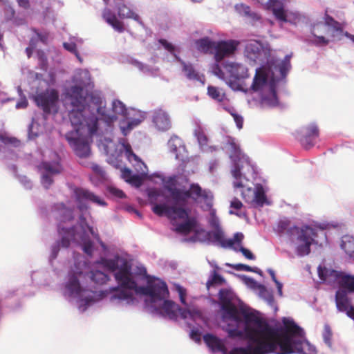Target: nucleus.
<instances>
[{
	"label": "nucleus",
	"mask_w": 354,
	"mask_h": 354,
	"mask_svg": "<svg viewBox=\"0 0 354 354\" xmlns=\"http://www.w3.org/2000/svg\"><path fill=\"white\" fill-rule=\"evenodd\" d=\"M102 17L115 30L119 32H124L122 23L117 19L115 15L109 8H105L103 10Z\"/></svg>",
	"instance_id": "bb28decb"
},
{
	"label": "nucleus",
	"mask_w": 354,
	"mask_h": 354,
	"mask_svg": "<svg viewBox=\"0 0 354 354\" xmlns=\"http://www.w3.org/2000/svg\"><path fill=\"white\" fill-rule=\"evenodd\" d=\"M268 273L270 274V277H271V278H272V281H277V277H276V276H275L274 271L273 270H272V269H268Z\"/></svg>",
	"instance_id": "69168bd1"
},
{
	"label": "nucleus",
	"mask_w": 354,
	"mask_h": 354,
	"mask_svg": "<svg viewBox=\"0 0 354 354\" xmlns=\"http://www.w3.org/2000/svg\"><path fill=\"white\" fill-rule=\"evenodd\" d=\"M235 9L238 13L250 18L252 21H259L261 17L255 12H251L250 8L248 6L241 3L235 6Z\"/></svg>",
	"instance_id": "f704fd0d"
},
{
	"label": "nucleus",
	"mask_w": 354,
	"mask_h": 354,
	"mask_svg": "<svg viewBox=\"0 0 354 354\" xmlns=\"http://www.w3.org/2000/svg\"><path fill=\"white\" fill-rule=\"evenodd\" d=\"M53 215L59 221L57 230L63 248H68L72 242L80 246L86 254L91 256L94 250V245L88 236L90 234L99 242L103 249H106V245L100 240L98 234L86 223L83 216H80L77 225L68 227L67 223L73 219V209L66 207L64 203H59L54 207Z\"/></svg>",
	"instance_id": "423d86ee"
},
{
	"label": "nucleus",
	"mask_w": 354,
	"mask_h": 354,
	"mask_svg": "<svg viewBox=\"0 0 354 354\" xmlns=\"http://www.w3.org/2000/svg\"><path fill=\"white\" fill-rule=\"evenodd\" d=\"M318 275L320 280L326 284L346 289L348 292L354 290V274L319 266Z\"/></svg>",
	"instance_id": "9b49d317"
},
{
	"label": "nucleus",
	"mask_w": 354,
	"mask_h": 354,
	"mask_svg": "<svg viewBox=\"0 0 354 354\" xmlns=\"http://www.w3.org/2000/svg\"><path fill=\"white\" fill-rule=\"evenodd\" d=\"M121 178L126 182L136 187H140L142 183L141 178L139 175L133 174L131 170L127 167L121 169Z\"/></svg>",
	"instance_id": "c756f323"
},
{
	"label": "nucleus",
	"mask_w": 354,
	"mask_h": 354,
	"mask_svg": "<svg viewBox=\"0 0 354 354\" xmlns=\"http://www.w3.org/2000/svg\"><path fill=\"white\" fill-rule=\"evenodd\" d=\"M225 282V279L222 276L214 272L213 274L207 282V288H210L211 286L221 285Z\"/></svg>",
	"instance_id": "ea45409f"
},
{
	"label": "nucleus",
	"mask_w": 354,
	"mask_h": 354,
	"mask_svg": "<svg viewBox=\"0 0 354 354\" xmlns=\"http://www.w3.org/2000/svg\"><path fill=\"white\" fill-rule=\"evenodd\" d=\"M239 41L234 39L216 41L214 50V57L218 64L225 57L233 54L237 48Z\"/></svg>",
	"instance_id": "6ab92c4d"
},
{
	"label": "nucleus",
	"mask_w": 354,
	"mask_h": 354,
	"mask_svg": "<svg viewBox=\"0 0 354 354\" xmlns=\"http://www.w3.org/2000/svg\"><path fill=\"white\" fill-rule=\"evenodd\" d=\"M112 110L115 114L121 115L125 118L129 109L121 101L115 100L112 103Z\"/></svg>",
	"instance_id": "58836bf2"
},
{
	"label": "nucleus",
	"mask_w": 354,
	"mask_h": 354,
	"mask_svg": "<svg viewBox=\"0 0 354 354\" xmlns=\"http://www.w3.org/2000/svg\"><path fill=\"white\" fill-rule=\"evenodd\" d=\"M205 236L207 240L214 245H220L224 248H230L233 245L234 236L230 239H225L224 232L221 228L214 229L213 231L205 232V230L197 231L194 237L192 239V241H204L201 236Z\"/></svg>",
	"instance_id": "f8f14e48"
},
{
	"label": "nucleus",
	"mask_w": 354,
	"mask_h": 354,
	"mask_svg": "<svg viewBox=\"0 0 354 354\" xmlns=\"http://www.w3.org/2000/svg\"><path fill=\"white\" fill-rule=\"evenodd\" d=\"M109 192L111 194H112L113 196H114L117 198H122L125 197L124 193L122 190H120L116 187H110L109 188Z\"/></svg>",
	"instance_id": "864d4df0"
},
{
	"label": "nucleus",
	"mask_w": 354,
	"mask_h": 354,
	"mask_svg": "<svg viewBox=\"0 0 354 354\" xmlns=\"http://www.w3.org/2000/svg\"><path fill=\"white\" fill-rule=\"evenodd\" d=\"M225 147L230 151V158L232 163L231 173L234 178V187L244 188L243 180H248L245 174V173H253L254 171V166L251 164L249 158L242 153L235 138L228 137Z\"/></svg>",
	"instance_id": "1a4fd4ad"
},
{
	"label": "nucleus",
	"mask_w": 354,
	"mask_h": 354,
	"mask_svg": "<svg viewBox=\"0 0 354 354\" xmlns=\"http://www.w3.org/2000/svg\"><path fill=\"white\" fill-rule=\"evenodd\" d=\"M159 43L163 46V48L172 54L176 60L179 61L183 64V71L187 79L194 81H198L203 85L205 84V77L203 75L199 74L193 67L192 64H186L182 61L177 55L178 50L172 44L168 42L164 39H160Z\"/></svg>",
	"instance_id": "ddd939ff"
},
{
	"label": "nucleus",
	"mask_w": 354,
	"mask_h": 354,
	"mask_svg": "<svg viewBox=\"0 0 354 354\" xmlns=\"http://www.w3.org/2000/svg\"><path fill=\"white\" fill-rule=\"evenodd\" d=\"M324 19L325 23L315 24L312 29L313 39L311 40V42L316 46H326L329 41L323 35L318 34H329L333 38V41L341 39L344 34L343 30L337 21L327 15H325Z\"/></svg>",
	"instance_id": "9d476101"
},
{
	"label": "nucleus",
	"mask_w": 354,
	"mask_h": 354,
	"mask_svg": "<svg viewBox=\"0 0 354 354\" xmlns=\"http://www.w3.org/2000/svg\"><path fill=\"white\" fill-rule=\"evenodd\" d=\"M37 57L39 62L40 67L41 69L46 71L47 70V58L46 56L43 51L37 52Z\"/></svg>",
	"instance_id": "09e8293b"
},
{
	"label": "nucleus",
	"mask_w": 354,
	"mask_h": 354,
	"mask_svg": "<svg viewBox=\"0 0 354 354\" xmlns=\"http://www.w3.org/2000/svg\"><path fill=\"white\" fill-rule=\"evenodd\" d=\"M33 50H34V46H32L31 44L30 45V46H28L26 48V52L28 57H30L31 56Z\"/></svg>",
	"instance_id": "0e129e2a"
},
{
	"label": "nucleus",
	"mask_w": 354,
	"mask_h": 354,
	"mask_svg": "<svg viewBox=\"0 0 354 354\" xmlns=\"http://www.w3.org/2000/svg\"><path fill=\"white\" fill-rule=\"evenodd\" d=\"M223 68L228 73V77L225 75L218 64H214L212 66V71L219 79L224 80L232 90L242 91L245 93L253 91L259 92L261 95V91H254L252 88V85L248 86L243 81L244 79L249 77L248 68L243 64L236 62H226L223 64Z\"/></svg>",
	"instance_id": "6e6552de"
},
{
	"label": "nucleus",
	"mask_w": 354,
	"mask_h": 354,
	"mask_svg": "<svg viewBox=\"0 0 354 354\" xmlns=\"http://www.w3.org/2000/svg\"><path fill=\"white\" fill-rule=\"evenodd\" d=\"M224 110L227 111L233 117L236 125L239 129H242L243 124V118L241 115L236 113L234 108L230 104V106H225Z\"/></svg>",
	"instance_id": "e433bc0d"
},
{
	"label": "nucleus",
	"mask_w": 354,
	"mask_h": 354,
	"mask_svg": "<svg viewBox=\"0 0 354 354\" xmlns=\"http://www.w3.org/2000/svg\"><path fill=\"white\" fill-rule=\"evenodd\" d=\"M179 180L180 177L174 176L165 183V187L174 202V205L169 206L167 197L157 189H150L148 197L154 214L167 216L174 231L186 234L196 227V218L189 217V209L186 207L188 200L192 198L194 201L204 202L209 206L212 205L213 196L210 191L202 189L197 183L192 184L189 189L185 187H177Z\"/></svg>",
	"instance_id": "7ed1b4c3"
},
{
	"label": "nucleus",
	"mask_w": 354,
	"mask_h": 354,
	"mask_svg": "<svg viewBox=\"0 0 354 354\" xmlns=\"http://www.w3.org/2000/svg\"><path fill=\"white\" fill-rule=\"evenodd\" d=\"M91 168L93 170V171L95 174H97L100 178H105V172L100 166H99L97 164L93 163L91 166Z\"/></svg>",
	"instance_id": "8fccbe9b"
},
{
	"label": "nucleus",
	"mask_w": 354,
	"mask_h": 354,
	"mask_svg": "<svg viewBox=\"0 0 354 354\" xmlns=\"http://www.w3.org/2000/svg\"><path fill=\"white\" fill-rule=\"evenodd\" d=\"M323 339L325 344L330 348L332 346V331L330 326L327 324L324 326Z\"/></svg>",
	"instance_id": "a18cd8bd"
},
{
	"label": "nucleus",
	"mask_w": 354,
	"mask_h": 354,
	"mask_svg": "<svg viewBox=\"0 0 354 354\" xmlns=\"http://www.w3.org/2000/svg\"><path fill=\"white\" fill-rule=\"evenodd\" d=\"M167 145L170 152L175 155L176 159L183 161L186 158V149L183 140L174 136L169 140Z\"/></svg>",
	"instance_id": "b1692460"
},
{
	"label": "nucleus",
	"mask_w": 354,
	"mask_h": 354,
	"mask_svg": "<svg viewBox=\"0 0 354 354\" xmlns=\"http://www.w3.org/2000/svg\"><path fill=\"white\" fill-rule=\"evenodd\" d=\"M175 290L178 292L180 301V302L185 305L187 306L186 303V295H187V290L185 288L181 286L179 284L175 283L174 284Z\"/></svg>",
	"instance_id": "49530a36"
},
{
	"label": "nucleus",
	"mask_w": 354,
	"mask_h": 354,
	"mask_svg": "<svg viewBox=\"0 0 354 354\" xmlns=\"http://www.w3.org/2000/svg\"><path fill=\"white\" fill-rule=\"evenodd\" d=\"M19 181L24 186L25 188H31V182L26 176L20 177Z\"/></svg>",
	"instance_id": "13d9d810"
},
{
	"label": "nucleus",
	"mask_w": 354,
	"mask_h": 354,
	"mask_svg": "<svg viewBox=\"0 0 354 354\" xmlns=\"http://www.w3.org/2000/svg\"><path fill=\"white\" fill-rule=\"evenodd\" d=\"M106 5H110L109 0H103ZM115 8L118 10L119 17L122 19H133L140 25L144 27V24L140 19L139 15L133 12L129 7L123 3L122 0H113Z\"/></svg>",
	"instance_id": "4be33fe9"
},
{
	"label": "nucleus",
	"mask_w": 354,
	"mask_h": 354,
	"mask_svg": "<svg viewBox=\"0 0 354 354\" xmlns=\"http://www.w3.org/2000/svg\"><path fill=\"white\" fill-rule=\"evenodd\" d=\"M59 242H57L55 245H53L51 248V252L49 257L50 262H52L53 260L57 258L58 252L59 250Z\"/></svg>",
	"instance_id": "3c124183"
},
{
	"label": "nucleus",
	"mask_w": 354,
	"mask_h": 354,
	"mask_svg": "<svg viewBox=\"0 0 354 354\" xmlns=\"http://www.w3.org/2000/svg\"><path fill=\"white\" fill-rule=\"evenodd\" d=\"M304 134L300 138L302 146L306 149H309L315 145V140L319 136V129L316 124H312L302 129Z\"/></svg>",
	"instance_id": "5701e85b"
},
{
	"label": "nucleus",
	"mask_w": 354,
	"mask_h": 354,
	"mask_svg": "<svg viewBox=\"0 0 354 354\" xmlns=\"http://www.w3.org/2000/svg\"><path fill=\"white\" fill-rule=\"evenodd\" d=\"M58 92L53 88L46 89L45 91L34 96V100L37 105L41 107L44 112L50 113L57 111Z\"/></svg>",
	"instance_id": "dca6fc26"
},
{
	"label": "nucleus",
	"mask_w": 354,
	"mask_h": 354,
	"mask_svg": "<svg viewBox=\"0 0 354 354\" xmlns=\"http://www.w3.org/2000/svg\"><path fill=\"white\" fill-rule=\"evenodd\" d=\"M74 266L71 268L63 285L62 293L69 301L77 299L80 312L106 297L104 292L98 290L95 285H102L109 280V277L100 270L90 271L88 265L81 255L75 257Z\"/></svg>",
	"instance_id": "39448f33"
},
{
	"label": "nucleus",
	"mask_w": 354,
	"mask_h": 354,
	"mask_svg": "<svg viewBox=\"0 0 354 354\" xmlns=\"http://www.w3.org/2000/svg\"><path fill=\"white\" fill-rule=\"evenodd\" d=\"M260 3L264 8L270 10L274 13V9L277 7V3H281V0H256Z\"/></svg>",
	"instance_id": "a19ab883"
},
{
	"label": "nucleus",
	"mask_w": 354,
	"mask_h": 354,
	"mask_svg": "<svg viewBox=\"0 0 354 354\" xmlns=\"http://www.w3.org/2000/svg\"><path fill=\"white\" fill-rule=\"evenodd\" d=\"M242 203L236 198H233L230 203V207L234 209H240L242 207Z\"/></svg>",
	"instance_id": "4d7b16f0"
},
{
	"label": "nucleus",
	"mask_w": 354,
	"mask_h": 354,
	"mask_svg": "<svg viewBox=\"0 0 354 354\" xmlns=\"http://www.w3.org/2000/svg\"><path fill=\"white\" fill-rule=\"evenodd\" d=\"M277 3L274 15L279 21L292 24H297L300 21L301 16L298 12L285 10L283 1Z\"/></svg>",
	"instance_id": "aec40b11"
},
{
	"label": "nucleus",
	"mask_w": 354,
	"mask_h": 354,
	"mask_svg": "<svg viewBox=\"0 0 354 354\" xmlns=\"http://www.w3.org/2000/svg\"><path fill=\"white\" fill-rule=\"evenodd\" d=\"M41 132H42V127L39 125V124L37 121H35L33 119L30 125L29 126V128H28V138L29 139H35Z\"/></svg>",
	"instance_id": "4c0bfd02"
},
{
	"label": "nucleus",
	"mask_w": 354,
	"mask_h": 354,
	"mask_svg": "<svg viewBox=\"0 0 354 354\" xmlns=\"http://www.w3.org/2000/svg\"><path fill=\"white\" fill-rule=\"evenodd\" d=\"M254 202H252V207H262L267 203L266 196L263 187L261 185H257L254 189Z\"/></svg>",
	"instance_id": "7c9ffc66"
},
{
	"label": "nucleus",
	"mask_w": 354,
	"mask_h": 354,
	"mask_svg": "<svg viewBox=\"0 0 354 354\" xmlns=\"http://www.w3.org/2000/svg\"><path fill=\"white\" fill-rule=\"evenodd\" d=\"M152 122L155 127L161 131L169 130L171 126L169 115L161 109H154L152 111Z\"/></svg>",
	"instance_id": "412c9836"
},
{
	"label": "nucleus",
	"mask_w": 354,
	"mask_h": 354,
	"mask_svg": "<svg viewBox=\"0 0 354 354\" xmlns=\"http://www.w3.org/2000/svg\"><path fill=\"white\" fill-rule=\"evenodd\" d=\"M328 225L327 223H319L290 227L287 234L290 243L295 245L297 256L304 257L309 254L310 246L313 244L322 246L327 243V236L324 230Z\"/></svg>",
	"instance_id": "0eeeda50"
},
{
	"label": "nucleus",
	"mask_w": 354,
	"mask_h": 354,
	"mask_svg": "<svg viewBox=\"0 0 354 354\" xmlns=\"http://www.w3.org/2000/svg\"><path fill=\"white\" fill-rule=\"evenodd\" d=\"M208 222L212 227L214 229L221 228L220 226V221L216 215V211L212 209L209 212Z\"/></svg>",
	"instance_id": "c03bdc74"
},
{
	"label": "nucleus",
	"mask_w": 354,
	"mask_h": 354,
	"mask_svg": "<svg viewBox=\"0 0 354 354\" xmlns=\"http://www.w3.org/2000/svg\"><path fill=\"white\" fill-rule=\"evenodd\" d=\"M52 155L54 157L53 161H44L39 167V169L41 173V184L46 189L53 183L52 176L59 174L62 171V166L59 162L58 155L55 152H52Z\"/></svg>",
	"instance_id": "2eb2a0df"
},
{
	"label": "nucleus",
	"mask_w": 354,
	"mask_h": 354,
	"mask_svg": "<svg viewBox=\"0 0 354 354\" xmlns=\"http://www.w3.org/2000/svg\"><path fill=\"white\" fill-rule=\"evenodd\" d=\"M244 235L241 232H236L234 234V241L233 245L230 248L232 249L235 252H241L243 255L248 259L254 260L255 256L252 253L250 250L242 246V241L243 240Z\"/></svg>",
	"instance_id": "a878e982"
},
{
	"label": "nucleus",
	"mask_w": 354,
	"mask_h": 354,
	"mask_svg": "<svg viewBox=\"0 0 354 354\" xmlns=\"http://www.w3.org/2000/svg\"><path fill=\"white\" fill-rule=\"evenodd\" d=\"M243 283L250 289L258 290L261 284L258 283L253 278L247 277L245 275L241 276Z\"/></svg>",
	"instance_id": "37998d69"
},
{
	"label": "nucleus",
	"mask_w": 354,
	"mask_h": 354,
	"mask_svg": "<svg viewBox=\"0 0 354 354\" xmlns=\"http://www.w3.org/2000/svg\"><path fill=\"white\" fill-rule=\"evenodd\" d=\"M145 113L135 109H129L126 116L120 123L123 135L127 136L133 129L139 125L145 119Z\"/></svg>",
	"instance_id": "f3484780"
},
{
	"label": "nucleus",
	"mask_w": 354,
	"mask_h": 354,
	"mask_svg": "<svg viewBox=\"0 0 354 354\" xmlns=\"http://www.w3.org/2000/svg\"><path fill=\"white\" fill-rule=\"evenodd\" d=\"M37 36L39 38L40 41L43 43H46L48 39V34L47 33H37Z\"/></svg>",
	"instance_id": "e2e57ef3"
},
{
	"label": "nucleus",
	"mask_w": 354,
	"mask_h": 354,
	"mask_svg": "<svg viewBox=\"0 0 354 354\" xmlns=\"http://www.w3.org/2000/svg\"><path fill=\"white\" fill-rule=\"evenodd\" d=\"M28 106V101L26 97L21 98L16 104V109H24Z\"/></svg>",
	"instance_id": "bf43d9fd"
},
{
	"label": "nucleus",
	"mask_w": 354,
	"mask_h": 354,
	"mask_svg": "<svg viewBox=\"0 0 354 354\" xmlns=\"http://www.w3.org/2000/svg\"><path fill=\"white\" fill-rule=\"evenodd\" d=\"M274 282L276 284L279 296L282 297L283 296V292H282L283 284L278 280H277Z\"/></svg>",
	"instance_id": "680f3d73"
},
{
	"label": "nucleus",
	"mask_w": 354,
	"mask_h": 354,
	"mask_svg": "<svg viewBox=\"0 0 354 354\" xmlns=\"http://www.w3.org/2000/svg\"><path fill=\"white\" fill-rule=\"evenodd\" d=\"M194 133L202 151L207 152L215 150L214 147L208 146V139L202 127L197 125Z\"/></svg>",
	"instance_id": "cd10ccee"
},
{
	"label": "nucleus",
	"mask_w": 354,
	"mask_h": 354,
	"mask_svg": "<svg viewBox=\"0 0 354 354\" xmlns=\"http://www.w3.org/2000/svg\"><path fill=\"white\" fill-rule=\"evenodd\" d=\"M342 249L349 257V258L354 259V238L350 236H344L342 237Z\"/></svg>",
	"instance_id": "72a5a7b5"
},
{
	"label": "nucleus",
	"mask_w": 354,
	"mask_h": 354,
	"mask_svg": "<svg viewBox=\"0 0 354 354\" xmlns=\"http://www.w3.org/2000/svg\"><path fill=\"white\" fill-rule=\"evenodd\" d=\"M207 95L219 104V107L224 109L225 106L230 105V100L225 93L218 88L213 86L207 87Z\"/></svg>",
	"instance_id": "393cba45"
},
{
	"label": "nucleus",
	"mask_w": 354,
	"mask_h": 354,
	"mask_svg": "<svg viewBox=\"0 0 354 354\" xmlns=\"http://www.w3.org/2000/svg\"><path fill=\"white\" fill-rule=\"evenodd\" d=\"M242 197L245 203L252 205V202H254V189L250 187H248L243 189L241 192Z\"/></svg>",
	"instance_id": "79ce46f5"
},
{
	"label": "nucleus",
	"mask_w": 354,
	"mask_h": 354,
	"mask_svg": "<svg viewBox=\"0 0 354 354\" xmlns=\"http://www.w3.org/2000/svg\"><path fill=\"white\" fill-rule=\"evenodd\" d=\"M73 196L78 209L82 212L88 209L89 202L99 206L106 205V203L101 197L86 189L75 188L73 191Z\"/></svg>",
	"instance_id": "4468645a"
},
{
	"label": "nucleus",
	"mask_w": 354,
	"mask_h": 354,
	"mask_svg": "<svg viewBox=\"0 0 354 354\" xmlns=\"http://www.w3.org/2000/svg\"><path fill=\"white\" fill-rule=\"evenodd\" d=\"M102 263L108 270L115 271L114 276L118 286L111 288L112 293L109 297L113 306H134L138 302V297H143L146 311L153 315L174 320L180 317L195 322L201 319L199 311L183 309L174 301L167 299L169 290L163 281L154 279L149 281L146 287H138L131 272L130 263L118 254L113 259H102Z\"/></svg>",
	"instance_id": "f03ea898"
},
{
	"label": "nucleus",
	"mask_w": 354,
	"mask_h": 354,
	"mask_svg": "<svg viewBox=\"0 0 354 354\" xmlns=\"http://www.w3.org/2000/svg\"><path fill=\"white\" fill-rule=\"evenodd\" d=\"M0 141L5 145L3 148L6 149L8 146L18 147L20 145V141L15 137L10 136L8 133L0 134Z\"/></svg>",
	"instance_id": "c9c22d12"
},
{
	"label": "nucleus",
	"mask_w": 354,
	"mask_h": 354,
	"mask_svg": "<svg viewBox=\"0 0 354 354\" xmlns=\"http://www.w3.org/2000/svg\"><path fill=\"white\" fill-rule=\"evenodd\" d=\"M0 5L3 6L5 10H6L9 13L10 17H12L14 15L15 11L10 7L7 0H0Z\"/></svg>",
	"instance_id": "6e6d98bb"
},
{
	"label": "nucleus",
	"mask_w": 354,
	"mask_h": 354,
	"mask_svg": "<svg viewBox=\"0 0 354 354\" xmlns=\"http://www.w3.org/2000/svg\"><path fill=\"white\" fill-rule=\"evenodd\" d=\"M64 47L66 50L74 53L77 58L82 62V58L80 57L79 53L77 51V44L73 41L65 42L64 43Z\"/></svg>",
	"instance_id": "de8ad7c7"
},
{
	"label": "nucleus",
	"mask_w": 354,
	"mask_h": 354,
	"mask_svg": "<svg viewBox=\"0 0 354 354\" xmlns=\"http://www.w3.org/2000/svg\"><path fill=\"white\" fill-rule=\"evenodd\" d=\"M130 63L133 66L138 68L141 73L146 75L155 77L158 75L159 70L158 68H151L149 66L134 59H131Z\"/></svg>",
	"instance_id": "2f4dec72"
},
{
	"label": "nucleus",
	"mask_w": 354,
	"mask_h": 354,
	"mask_svg": "<svg viewBox=\"0 0 354 354\" xmlns=\"http://www.w3.org/2000/svg\"><path fill=\"white\" fill-rule=\"evenodd\" d=\"M348 292L346 289L337 290L335 301L337 310L345 313L348 317L354 320V306L348 297Z\"/></svg>",
	"instance_id": "a211bd4d"
},
{
	"label": "nucleus",
	"mask_w": 354,
	"mask_h": 354,
	"mask_svg": "<svg viewBox=\"0 0 354 354\" xmlns=\"http://www.w3.org/2000/svg\"><path fill=\"white\" fill-rule=\"evenodd\" d=\"M345 35L354 43V35L345 32Z\"/></svg>",
	"instance_id": "774afa93"
},
{
	"label": "nucleus",
	"mask_w": 354,
	"mask_h": 354,
	"mask_svg": "<svg viewBox=\"0 0 354 354\" xmlns=\"http://www.w3.org/2000/svg\"><path fill=\"white\" fill-rule=\"evenodd\" d=\"M268 42L250 40L245 46V56L255 64L261 66L256 69L252 84L254 91H261V106L276 107L279 105L276 88L283 84L291 68L292 55H287L283 59L275 58Z\"/></svg>",
	"instance_id": "20e7f679"
},
{
	"label": "nucleus",
	"mask_w": 354,
	"mask_h": 354,
	"mask_svg": "<svg viewBox=\"0 0 354 354\" xmlns=\"http://www.w3.org/2000/svg\"><path fill=\"white\" fill-rule=\"evenodd\" d=\"M250 272H255L261 275L262 274V271L257 267L252 268V270H250Z\"/></svg>",
	"instance_id": "338daca9"
},
{
	"label": "nucleus",
	"mask_w": 354,
	"mask_h": 354,
	"mask_svg": "<svg viewBox=\"0 0 354 354\" xmlns=\"http://www.w3.org/2000/svg\"><path fill=\"white\" fill-rule=\"evenodd\" d=\"M258 295L261 298L264 299L267 304L274 309V311L277 310L278 308L277 304H275L272 292L267 290V288L263 285H261L259 288Z\"/></svg>",
	"instance_id": "473e14b6"
},
{
	"label": "nucleus",
	"mask_w": 354,
	"mask_h": 354,
	"mask_svg": "<svg viewBox=\"0 0 354 354\" xmlns=\"http://www.w3.org/2000/svg\"><path fill=\"white\" fill-rule=\"evenodd\" d=\"M18 5L25 9H27L30 7V3L28 0H17Z\"/></svg>",
	"instance_id": "052dcab7"
},
{
	"label": "nucleus",
	"mask_w": 354,
	"mask_h": 354,
	"mask_svg": "<svg viewBox=\"0 0 354 354\" xmlns=\"http://www.w3.org/2000/svg\"><path fill=\"white\" fill-rule=\"evenodd\" d=\"M227 266L232 267L234 270H236L237 271L250 272V270H252V267H250L248 265L242 264V263H237V264H234V265L227 264Z\"/></svg>",
	"instance_id": "603ef678"
},
{
	"label": "nucleus",
	"mask_w": 354,
	"mask_h": 354,
	"mask_svg": "<svg viewBox=\"0 0 354 354\" xmlns=\"http://www.w3.org/2000/svg\"><path fill=\"white\" fill-rule=\"evenodd\" d=\"M190 338L193 339L194 342L199 343L201 339V334L199 330L196 328H193L191 330L189 334Z\"/></svg>",
	"instance_id": "5fc2aeb1"
},
{
	"label": "nucleus",
	"mask_w": 354,
	"mask_h": 354,
	"mask_svg": "<svg viewBox=\"0 0 354 354\" xmlns=\"http://www.w3.org/2000/svg\"><path fill=\"white\" fill-rule=\"evenodd\" d=\"M216 42L205 37L195 41L196 49L203 53H214Z\"/></svg>",
	"instance_id": "c85d7f7f"
},
{
	"label": "nucleus",
	"mask_w": 354,
	"mask_h": 354,
	"mask_svg": "<svg viewBox=\"0 0 354 354\" xmlns=\"http://www.w3.org/2000/svg\"><path fill=\"white\" fill-rule=\"evenodd\" d=\"M72 83L65 88L64 102L74 130L68 132L65 138L75 153L80 158L89 156L93 136L99 133L97 146L106 156L108 163L115 168H120L124 151L137 172L141 176H146L148 171L147 165L133 152L129 143L122 140L116 144L110 136L100 135V133L111 135L113 123L118 118L114 114L106 113V103L100 92H89L93 85L88 71L77 70Z\"/></svg>",
	"instance_id": "f257e3e1"
}]
</instances>
